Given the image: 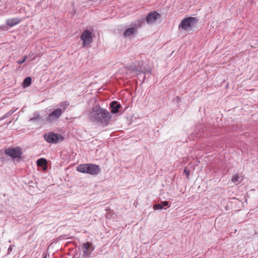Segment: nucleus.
Returning <instances> with one entry per match:
<instances>
[{
	"label": "nucleus",
	"instance_id": "obj_19",
	"mask_svg": "<svg viewBox=\"0 0 258 258\" xmlns=\"http://www.w3.org/2000/svg\"><path fill=\"white\" fill-rule=\"evenodd\" d=\"M162 205H163V208L164 207V206H168L169 207V206H168L169 205V203L167 201H164L162 203H161Z\"/></svg>",
	"mask_w": 258,
	"mask_h": 258
},
{
	"label": "nucleus",
	"instance_id": "obj_11",
	"mask_svg": "<svg viewBox=\"0 0 258 258\" xmlns=\"http://www.w3.org/2000/svg\"><path fill=\"white\" fill-rule=\"evenodd\" d=\"M110 107L111 108V112L113 113H115L118 112L120 105L116 101H113L110 104Z\"/></svg>",
	"mask_w": 258,
	"mask_h": 258
},
{
	"label": "nucleus",
	"instance_id": "obj_7",
	"mask_svg": "<svg viewBox=\"0 0 258 258\" xmlns=\"http://www.w3.org/2000/svg\"><path fill=\"white\" fill-rule=\"evenodd\" d=\"M62 113V110L60 108H57L53 111L46 118V121L51 122L58 119Z\"/></svg>",
	"mask_w": 258,
	"mask_h": 258
},
{
	"label": "nucleus",
	"instance_id": "obj_17",
	"mask_svg": "<svg viewBox=\"0 0 258 258\" xmlns=\"http://www.w3.org/2000/svg\"><path fill=\"white\" fill-rule=\"evenodd\" d=\"M154 210H161L163 208V205L161 204H155L153 206Z\"/></svg>",
	"mask_w": 258,
	"mask_h": 258
},
{
	"label": "nucleus",
	"instance_id": "obj_13",
	"mask_svg": "<svg viewBox=\"0 0 258 258\" xmlns=\"http://www.w3.org/2000/svg\"><path fill=\"white\" fill-rule=\"evenodd\" d=\"M136 31V29L135 28H129L124 31V33H123V35L125 37L129 36L134 34Z\"/></svg>",
	"mask_w": 258,
	"mask_h": 258
},
{
	"label": "nucleus",
	"instance_id": "obj_3",
	"mask_svg": "<svg viewBox=\"0 0 258 258\" xmlns=\"http://www.w3.org/2000/svg\"><path fill=\"white\" fill-rule=\"evenodd\" d=\"M198 22V20L192 17L184 18L178 26L179 29L183 30H188L194 27Z\"/></svg>",
	"mask_w": 258,
	"mask_h": 258
},
{
	"label": "nucleus",
	"instance_id": "obj_4",
	"mask_svg": "<svg viewBox=\"0 0 258 258\" xmlns=\"http://www.w3.org/2000/svg\"><path fill=\"white\" fill-rule=\"evenodd\" d=\"M44 138L47 142L52 144L62 142L64 140V137L62 136L53 132H48L45 134Z\"/></svg>",
	"mask_w": 258,
	"mask_h": 258
},
{
	"label": "nucleus",
	"instance_id": "obj_5",
	"mask_svg": "<svg viewBox=\"0 0 258 258\" xmlns=\"http://www.w3.org/2000/svg\"><path fill=\"white\" fill-rule=\"evenodd\" d=\"M80 38L81 40L83 41V46H85L89 44L93 41L92 32L87 30L84 31Z\"/></svg>",
	"mask_w": 258,
	"mask_h": 258
},
{
	"label": "nucleus",
	"instance_id": "obj_8",
	"mask_svg": "<svg viewBox=\"0 0 258 258\" xmlns=\"http://www.w3.org/2000/svg\"><path fill=\"white\" fill-rule=\"evenodd\" d=\"M161 16L159 13L156 11L149 13L146 17V22L148 24H152L154 23L158 19H160Z\"/></svg>",
	"mask_w": 258,
	"mask_h": 258
},
{
	"label": "nucleus",
	"instance_id": "obj_16",
	"mask_svg": "<svg viewBox=\"0 0 258 258\" xmlns=\"http://www.w3.org/2000/svg\"><path fill=\"white\" fill-rule=\"evenodd\" d=\"M70 103L67 101H63L61 102L60 104V106L62 108V111L67 109Z\"/></svg>",
	"mask_w": 258,
	"mask_h": 258
},
{
	"label": "nucleus",
	"instance_id": "obj_1",
	"mask_svg": "<svg viewBox=\"0 0 258 258\" xmlns=\"http://www.w3.org/2000/svg\"><path fill=\"white\" fill-rule=\"evenodd\" d=\"M110 118L109 113L99 106L93 107L90 114L91 120L97 123H106L110 119Z\"/></svg>",
	"mask_w": 258,
	"mask_h": 258
},
{
	"label": "nucleus",
	"instance_id": "obj_21",
	"mask_svg": "<svg viewBox=\"0 0 258 258\" xmlns=\"http://www.w3.org/2000/svg\"><path fill=\"white\" fill-rule=\"evenodd\" d=\"M43 167V170H46L47 168V164H46V165H44L42 166Z\"/></svg>",
	"mask_w": 258,
	"mask_h": 258
},
{
	"label": "nucleus",
	"instance_id": "obj_10",
	"mask_svg": "<svg viewBox=\"0 0 258 258\" xmlns=\"http://www.w3.org/2000/svg\"><path fill=\"white\" fill-rule=\"evenodd\" d=\"M22 21L21 18H16L8 19L6 21L7 25L12 27L15 25L19 24Z\"/></svg>",
	"mask_w": 258,
	"mask_h": 258
},
{
	"label": "nucleus",
	"instance_id": "obj_6",
	"mask_svg": "<svg viewBox=\"0 0 258 258\" xmlns=\"http://www.w3.org/2000/svg\"><path fill=\"white\" fill-rule=\"evenodd\" d=\"M5 152L6 154L13 158L19 157L22 154L21 149L20 147L6 149Z\"/></svg>",
	"mask_w": 258,
	"mask_h": 258
},
{
	"label": "nucleus",
	"instance_id": "obj_15",
	"mask_svg": "<svg viewBox=\"0 0 258 258\" xmlns=\"http://www.w3.org/2000/svg\"><path fill=\"white\" fill-rule=\"evenodd\" d=\"M31 81H32V80H31V77H26L23 81V87H27L29 86L31 84Z\"/></svg>",
	"mask_w": 258,
	"mask_h": 258
},
{
	"label": "nucleus",
	"instance_id": "obj_9",
	"mask_svg": "<svg viewBox=\"0 0 258 258\" xmlns=\"http://www.w3.org/2000/svg\"><path fill=\"white\" fill-rule=\"evenodd\" d=\"M82 248L83 250V256H87L91 254L92 251L94 250V248L92 246V244L90 242H87L83 244Z\"/></svg>",
	"mask_w": 258,
	"mask_h": 258
},
{
	"label": "nucleus",
	"instance_id": "obj_20",
	"mask_svg": "<svg viewBox=\"0 0 258 258\" xmlns=\"http://www.w3.org/2000/svg\"><path fill=\"white\" fill-rule=\"evenodd\" d=\"M184 172L185 173L186 175L187 176V177H188V176L189 175V174H190V171L188 169H184Z\"/></svg>",
	"mask_w": 258,
	"mask_h": 258
},
{
	"label": "nucleus",
	"instance_id": "obj_18",
	"mask_svg": "<svg viewBox=\"0 0 258 258\" xmlns=\"http://www.w3.org/2000/svg\"><path fill=\"white\" fill-rule=\"evenodd\" d=\"M27 58V55H24L23 56V59H22V60H17V63L18 64H22V63H24L26 60Z\"/></svg>",
	"mask_w": 258,
	"mask_h": 258
},
{
	"label": "nucleus",
	"instance_id": "obj_14",
	"mask_svg": "<svg viewBox=\"0 0 258 258\" xmlns=\"http://www.w3.org/2000/svg\"><path fill=\"white\" fill-rule=\"evenodd\" d=\"M47 164V160L44 158H40L37 161V165L38 167H42Z\"/></svg>",
	"mask_w": 258,
	"mask_h": 258
},
{
	"label": "nucleus",
	"instance_id": "obj_2",
	"mask_svg": "<svg viewBox=\"0 0 258 258\" xmlns=\"http://www.w3.org/2000/svg\"><path fill=\"white\" fill-rule=\"evenodd\" d=\"M78 172L88 173L92 175H97L100 171V168L99 165L89 163L80 164L76 168Z\"/></svg>",
	"mask_w": 258,
	"mask_h": 258
},
{
	"label": "nucleus",
	"instance_id": "obj_12",
	"mask_svg": "<svg viewBox=\"0 0 258 258\" xmlns=\"http://www.w3.org/2000/svg\"><path fill=\"white\" fill-rule=\"evenodd\" d=\"M232 181L235 184L237 185L240 183L242 180V177H240L238 174H235L232 178Z\"/></svg>",
	"mask_w": 258,
	"mask_h": 258
}]
</instances>
